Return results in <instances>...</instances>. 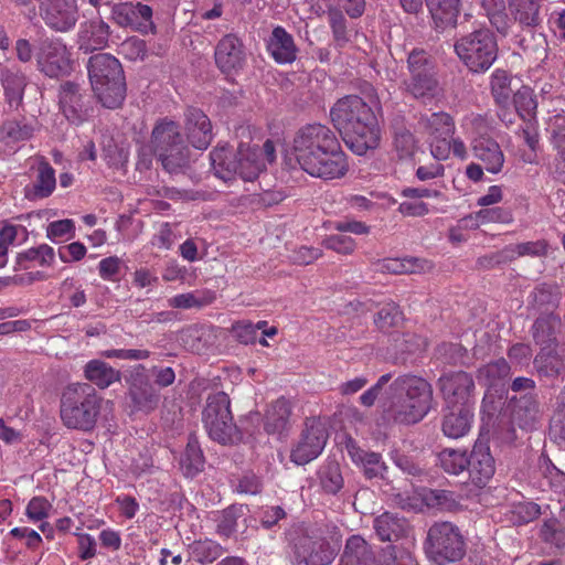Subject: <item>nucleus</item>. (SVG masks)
<instances>
[{
  "label": "nucleus",
  "instance_id": "obj_25",
  "mask_svg": "<svg viewBox=\"0 0 565 565\" xmlns=\"http://www.w3.org/2000/svg\"><path fill=\"white\" fill-rule=\"evenodd\" d=\"M473 156L480 160L488 172L497 174L502 171L504 153L491 136L473 137L471 140Z\"/></svg>",
  "mask_w": 565,
  "mask_h": 565
},
{
  "label": "nucleus",
  "instance_id": "obj_54",
  "mask_svg": "<svg viewBox=\"0 0 565 565\" xmlns=\"http://www.w3.org/2000/svg\"><path fill=\"white\" fill-rule=\"evenodd\" d=\"M75 236V223L71 218L51 222L46 227V237L53 243L66 242Z\"/></svg>",
  "mask_w": 565,
  "mask_h": 565
},
{
  "label": "nucleus",
  "instance_id": "obj_4",
  "mask_svg": "<svg viewBox=\"0 0 565 565\" xmlns=\"http://www.w3.org/2000/svg\"><path fill=\"white\" fill-rule=\"evenodd\" d=\"M210 159L217 178L228 181L238 175L244 181H254L276 160V148L270 139L263 147L241 142L236 153L227 146L216 147Z\"/></svg>",
  "mask_w": 565,
  "mask_h": 565
},
{
  "label": "nucleus",
  "instance_id": "obj_53",
  "mask_svg": "<svg viewBox=\"0 0 565 565\" xmlns=\"http://www.w3.org/2000/svg\"><path fill=\"white\" fill-rule=\"evenodd\" d=\"M395 350L404 354H414L426 349L427 341L422 335L413 332H405L394 339Z\"/></svg>",
  "mask_w": 565,
  "mask_h": 565
},
{
  "label": "nucleus",
  "instance_id": "obj_7",
  "mask_svg": "<svg viewBox=\"0 0 565 565\" xmlns=\"http://www.w3.org/2000/svg\"><path fill=\"white\" fill-rule=\"evenodd\" d=\"M466 466L461 465V500L463 497L471 501V504H462L461 511H477L481 504V497L484 494L482 488L494 473V459L486 441L477 440L466 459Z\"/></svg>",
  "mask_w": 565,
  "mask_h": 565
},
{
  "label": "nucleus",
  "instance_id": "obj_33",
  "mask_svg": "<svg viewBox=\"0 0 565 565\" xmlns=\"http://www.w3.org/2000/svg\"><path fill=\"white\" fill-rule=\"evenodd\" d=\"M84 376L92 386L95 385L100 390H105L121 379L119 370L102 360H90L84 366Z\"/></svg>",
  "mask_w": 565,
  "mask_h": 565
},
{
  "label": "nucleus",
  "instance_id": "obj_20",
  "mask_svg": "<svg viewBox=\"0 0 565 565\" xmlns=\"http://www.w3.org/2000/svg\"><path fill=\"white\" fill-rule=\"evenodd\" d=\"M58 99L61 109L70 122L78 125L89 117V109L84 102L78 84L74 82L61 84Z\"/></svg>",
  "mask_w": 565,
  "mask_h": 565
},
{
  "label": "nucleus",
  "instance_id": "obj_16",
  "mask_svg": "<svg viewBox=\"0 0 565 565\" xmlns=\"http://www.w3.org/2000/svg\"><path fill=\"white\" fill-rule=\"evenodd\" d=\"M44 23L56 32L71 31L78 20L75 0H36Z\"/></svg>",
  "mask_w": 565,
  "mask_h": 565
},
{
  "label": "nucleus",
  "instance_id": "obj_50",
  "mask_svg": "<svg viewBox=\"0 0 565 565\" xmlns=\"http://www.w3.org/2000/svg\"><path fill=\"white\" fill-rule=\"evenodd\" d=\"M328 20L337 46L344 47L350 41V36L347 26V19L342 11L334 8L329 9Z\"/></svg>",
  "mask_w": 565,
  "mask_h": 565
},
{
  "label": "nucleus",
  "instance_id": "obj_34",
  "mask_svg": "<svg viewBox=\"0 0 565 565\" xmlns=\"http://www.w3.org/2000/svg\"><path fill=\"white\" fill-rule=\"evenodd\" d=\"M556 348H541L535 355L533 365L540 376L555 379L565 372V360Z\"/></svg>",
  "mask_w": 565,
  "mask_h": 565
},
{
  "label": "nucleus",
  "instance_id": "obj_23",
  "mask_svg": "<svg viewBox=\"0 0 565 565\" xmlns=\"http://www.w3.org/2000/svg\"><path fill=\"white\" fill-rule=\"evenodd\" d=\"M510 375L511 366L503 358L489 362L477 371L478 382L488 388V393L493 391L499 393L500 397L508 393L507 382Z\"/></svg>",
  "mask_w": 565,
  "mask_h": 565
},
{
  "label": "nucleus",
  "instance_id": "obj_36",
  "mask_svg": "<svg viewBox=\"0 0 565 565\" xmlns=\"http://www.w3.org/2000/svg\"><path fill=\"white\" fill-rule=\"evenodd\" d=\"M407 521L397 514L384 512L374 520V530L381 541H397L407 531Z\"/></svg>",
  "mask_w": 565,
  "mask_h": 565
},
{
  "label": "nucleus",
  "instance_id": "obj_45",
  "mask_svg": "<svg viewBox=\"0 0 565 565\" xmlns=\"http://www.w3.org/2000/svg\"><path fill=\"white\" fill-rule=\"evenodd\" d=\"M531 303L535 308H555L561 300V291L555 285L546 282L539 284L530 295Z\"/></svg>",
  "mask_w": 565,
  "mask_h": 565
},
{
  "label": "nucleus",
  "instance_id": "obj_30",
  "mask_svg": "<svg viewBox=\"0 0 565 565\" xmlns=\"http://www.w3.org/2000/svg\"><path fill=\"white\" fill-rule=\"evenodd\" d=\"M109 25L102 19L84 22L79 31V49L85 52L105 47L109 40Z\"/></svg>",
  "mask_w": 565,
  "mask_h": 565
},
{
  "label": "nucleus",
  "instance_id": "obj_11",
  "mask_svg": "<svg viewBox=\"0 0 565 565\" xmlns=\"http://www.w3.org/2000/svg\"><path fill=\"white\" fill-rule=\"evenodd\" d=\"M203 424L211 439L221 445H233L241 439V433L233 422L231 401L226 393L209 395L203 409Z\"/></svg>",
  "mask_w": 565,
  "mask_h": 565
},
{
  "label": "nucleus",
  "instance_id": "obj_38",
  "mask_svg": "<svg viewBox=\"0 0 565 565\" xmlns=\"http://www.w3.org/2000/svg\"><path fill=\"white\" fill-rule=\"evenodd\" d=\"M17 263L23 269L35 266L51 267L55 263V250L47 244H40L18 254Z\"/></svg>",
  "mask_w": 565,
  "mask_h": 565
},
{
  "label": "nucleus",
  "instance_id": "obj_27",
  "mask_svg": "<svg viewBox=\"0 0 565 565\" xmlns=\"http://www.w3.org/2000/svg\"><path fill=\"white\" fill-rule=\"evenodd\" d=\"M374 270L381 274H422L433 269L430 260L417 257L384 258L373 263Z\"/></svg>",
  "mask_w": 565,
  "mask_h": 565
},
{
  "label": "nucleus",
  "instance_id": "obj_56",
  "mask_svg": "<svg viewBox=\"0 0 565 565\" xmlns=\"http://www.w3.org/2000/svg\"><path fill=\"white\" fill-rule=\"evenodd\" d=\"M423 501L427 507L439 510L451 511L456 508L454 493L447 490H429L424 493Z\"/></svg>",
  "mask_w": 565,
  "mask_h": 565
},
{
  "label": "nucleus",
  "instance_id": "obj_51",
  "mask_svg": "<svg viewBox=\"0 0 565 565\" xmlns=\"http://www.w3.org/2000/svg\"><path fill=\"white\" fill-rule=\"evenodd\" d=\"M322 246L340 255H352L356 249V242L344 233L327 235L322 239Z\"/></svg>",
  "mask_w": 565,
  "mask_h": 565
},
{
  "label": "nucleus",
  "instance_id": "obj_46",
  "mask_svg": "<svg viewBox=\"0 0 565 565\" xmlns=\"http://www.w3.org/2000/svg\"><path fill=\"white\" fill-rule=\"evenodd\" d=\"M215 299L214 292H185L169 299V306L178 309L202 308L212 303Z\"/></svg>",
  "mask_w": 565,
  "mask_h": 565
},
{
  "label": "nucleus",
  "instance_id": "obj_64",
  "mask_svg": "<svg viewBox=\"0 0 565 565\" xmlns=\"http://www.w3.org/2000/svg\"><path fill=\"white\" fill-rule=\"evenodd\" d=\"M254 323L248 320H241L232 324V335L243 344H253L257 340Z\"/></svg>",
  "mask_w": 565,
  "mask_h": 565
},
{
  "label": "nucleus",
  "instance_id": "obj_22",
  "mask_svg": "<svg viewBox=\"0 0 565 565\" xmlns=\"http://www.w3.org/2000/svg\"><path fill=\"white\" fill-rule=\"evenodd\" d=\"M0 83L9 109L18 110L23 105L24 90L28 84L25 74L15 66L2 67L0 70Z\"/></svg>",
  "mask_w": 565,
  "mask_h": 565
},
{
  "label": "nucleus",
  "instance_id": "obj_62",
  "mask_svg": "<svg viewBox=\"0 0 565 565\" xmlns=\"http://www.w3.org/2000/svg\"><path fill=\"white\" fill-rule=\"evenodd\" d=\"M514 260V254L510 245L502 249L483 255L478 258V264L484 269H492Z\"/></svg>",
  "mask_w": 565,
  "mask_h": 565
},
{
  "label": "nucleus",
  "instance_id": "obj_29",
  "mask_svg": "<svg viewBox=\"0 0 565 565\" xmlns=\"http://www.w3.org/2000/svg\"><path fill=\"white\" fill-rule=\"evenodd\" d=\"M56 188L55 170L47 161H41L31 184L24 188V195L30 201L49 198Z\"/></svg>",
  "mask_w": 565,
  "mask_h": 565
},
{
  "label": "nucleus",
  "instance_id": "obj_1",
  "mask_svg": "<svg viewBox=\"0 0 565 565\" xmlns=\"http://www.w3.org/2000/svg\"><path fill=\"white\" fill-rule=\"evenodd\" d=\"M291 154L300 170L323 181L340 180L350 170L349 157L335 132L319 122L303 125L295 132Z\"/></svg>",
  "mask_w": 565,
  "mask_h": 565
},
{
  "label": "nucleus",
  "instance_id": "obj_59",
  "mask_svg": "<svg viewBox=\"0 0 565 565\" xmlns=\"http://www.w3.org/2000/svg\"><path fill=\"white\" fill-rule=\"evenodd\" d=\"M520 45L524 53L535 60H544L547 56V41L542 33H532L529 38H523Z\"/></svg>",
  "mask_w": 565,
  "mask_h": 565
},
{
  "label": "nucleus",
  "instance_id": "obj_15",
  "mask_svg": "<svg viewBox=\"0 0 565 565\" xmlns=\"http://www.w3.org/2000/svg\"><path fill=\"white\" fill-rule=\"evenodd\" d=\"M427 553L435 562H456L459 556V530L450 522L435 523L428 531Z\"/></svg>",
  "mask_w": 565,
  "mask_h": 565
},
{
  "label": "nucleus",
  "instance_id": "obj_55",
  "mask_svg": "<svg viewBox=\"0 0 565 565\" xmlns=\"http://www.w3.org/2000/svg\"><path fill=\"white\" fill-rule=\"evenodd\" d=\"M430 151L435 159L446 160L450 152L459 154V142L454 140L452 137L430 136Z\"/></svg>",
  "mask_w": 565,
  "mask_h": 565
},
{
  "label": "nucleus",
  "instance_id": "obj_8",
  "mask_svg": "<svg viewBox=\"0 0 565 565\" xmlns=\"http://www.w3.org/2000/svg\"><path fill=\"white\" fill-rule=\"evenodd\" d=\"M287 537L296 565H329L335 558V548L318 529L295 525L288 531Z\"/></svg>",
  "mask_w": 565,
  "mask_h": 565
},
{
  "label": "nucleus",
  "instance_id": "obj_63",
  "mask_svg": "<svg viewBox=\"0 0 565 565\" xmlns=\"http://www.w3.org/2000/svg\"><path fill=\"white\" fill-rule=\"evenodd\" d=\"M114 21L120 26L139 30L136 21L134 3H119L113 9Z\"/></svg>",
  "mask_w": 565,
  "mask_h": 565
},
{
  "label": "nucleus",
  "instance_id": "obj_28",
  "mask_svg": "<svg viewBox=\"0 0 565 565\" xmlns=\"http://www.w3.org/2000/svg\"><path fill=\"white\" fill-rule=\"evenodd\" d=\"M345 450L351 460L363 468L364 476L367 479L383 477L386 465L380 454L362 449L352 438L347 440Z\"/></svg>",
  "mask_w": 565,
  "mask_h": 565
},
{
  "label": "nucleus",
  "instance_id": "obj_40",
  "mask_svg": "<svg viewBox=\"0 0 565 565\" xmlns=\"http://www.w3.org/2000/svg\"><path fill=\"white\" fill-rule=\"evenodd\" d=\"M512 75L505 71L498 68L491 75V94L497 105L502 108L509 107L513 95Z\"/></svg>",
  "mask_w": 565,
  "mask_h": 565
},
{
  "label": "nucleus",
  "instance_id": "obj_37",
  "mask_svg": "<svg viewBox=\"0 0 565 565\" xmlns=\"http://www.w3.org/2000/svg\"><path fill=\"white\" fill-rule=\"evenodd\" d=\"M542 0H508L509 12L522 26L535 28L541 23Z\"/></svg>",
  "mask_w": 565,
  "mask_h": 565
},
{
  "label": "nucleus",
  "instance_id": "obj_48",
  "mask_svg": "<svg viewBox=\"0 0 565 565\" xmlns=\"http://www.w3.org/2000/svg\"><path fill=\"white\" fill-rule=\"evenodd\" d=\"M516 113L522 117L532 116L537 107L533 90L526 85H522L511 97Z\"/></svg>",
  "mask_w": 565,
  "mask_h": 565
},
{
  "label": "nucleus",
  "instance_id": "obj_60",
  "mask_svg": "<svg viewBox=\"0 0 565 565\" xmlns=\"http://www.w3.org/2000/svg\"><path fill=\"white\" fill-rule=\"evenodd\" d=\"M407 67L412 76L433 72L434 65L425 50L414 49L408 54Z\"/></svg>",
  "mask_w": 565,
  "mask_h": 565
},
{
  "label": "nucleus",
  "instance_id": "obj_12",
  "mask_svg": "<svg viewBox=\"0 0 565 565\" xmlns=\"http://www.w3.org/2000/svg\"><path fill=\"white\" fill-rule=\"evenodd\" d=\"M461 61L473 73L487 71L497 58V43L488 30H476L461 40Z\"/></svg>",
  "mask_w": 565,
  "mask_h": 565
},
{
  "label": "nucleus",
  "instance_id": "obj_42",
  "mask_svg": "<svg viewBox=\"0 0 565 565\" xmlns=\"http://www.w3.org/2000/svg\"><path fill=\"white\" fill-rule=\"evenodd\" d=\"M190 551L193 558L202 564H212L225 554L226 548L223 547L218 542L211 539L195 540L190 545Z\"/></svg>",
  "mask_w": 565,
  "mask_h": 565
},
{
  "label": "nucleus",
  "instance_id": "obj_13",
  "mask_svg": "<svg viewBox=\"0 0 565 565\" xmlns=\"http://www.w3.org/2000/svg\"><path fill=\"white\" fill-rule=\"evenodd\" d=\"M71 56L68 47L61 39H46L35 54L38 71L50 78L66 76L73 68Z\"/></svg>",
  "mask_w": 565,
  "mask_h": 565
},
{
  "label": "nucleus",
  "instance_id": "obj_47",
  "mask_svg": "<svg viewBox=\"0 0 565 565\" xmlns=\"http://www.w3.org/2000/svg\"><path fill=\"white\" fill-rule=\"evenodd\" d=\"M425 128L429 136L452 137L455 122L446 113H433L425 119Z\"/></svg>",
  "mask_w": 565,
  "mask_h": 565
},
{
  "label": "nucleus",
  "instance_id": "obj_57",
  "mask_svg": "<svg viewBox=\"0 0 565 565\" xmlns=\"http://www.w3.org/2000/svg\"><path fill=\"white\" fill-rule=\"evenodd\" d=\"M511 514L514 524H525L541 515V507L535 502H519L513 505Z\"/></svg>",
  "mask_w": 565,
  "mask_h": 565
},
{
  "label": "nucleus",
  "instance_id": "obj_10",
  "mask_svg": "<svg viewBox=\"0 0 565 565\" xmlns=\"http://www.w3.org/2000/svg\"><path fill=\"white\" fill-rule=\"evenodd\" d=\"M339 565H417L406 550L387 545L376 555L373 547L360 535H351L344 546Z\"/></svg>",
  "mask_w": 565,
  "mask_h": 565
},
{
  "label": "nucleus",
  "instance_id": "obj_17",
  "mask_svg": "<svg viewBox=\"0 0 565 565\" xmlns=\"http://www.w3.org/2000/svg\"><path fill=\"white\" fill-rule=\"evenodd\" d=\"M214 60L223 74L238 73L246 64V51L243 41L232 33L224 35L215 46Z\"/></svg>",
  "mask_w": 565,
  "mask_h": 565
},
{
  "label": "nucleus",
  "instance_id": "obj_35",
  "mask_svg": "<svg viewBox=\"0 0 565 565\" xmlns=\"http://www.w3.org/2000/svg\"><path fill=\"white\" fill-rule=\"evenodd\" d=\"M437 29H455L457 25L459 0H426Z\"/></svg>",
  "mask_w": 565,
  "mask_h": 565
},
{
  "label": "nucleus",
  "instance_id": "obj_61",
  "mask_svg": "<svg viewBox=\"0 0 565 565\" xmlns=\"http://www.w3.org/2000/svg\"><path fill=\"white\" fill-rule=\"evenodd\" d=\"M52 509V503L42 495L33 497L25 509V515L34 523L45 520Z\"/></svg>",
  "mask_w": 565,
  "mask_h": 565
},
{
  "label": "nucleus",
  "instance_id": "obj_41",
  "mask_svg": "<svg viewBox=\"0 0 565 565\" xmlns=\"http://www.w3.org/2000/svg\"><path fill=\"white\" fill-rule=\"evenodd\" d=\"M247 507L244 504H231L218 512L216 519V534L222 539H230L237 531V521L245 515Z\"/></svg>",
  "mask_w": 565,
  "mask_h": 565
},
{
  "label": "nucleus",
  "instance_id": "obj_24",
  "mask_svg": "<svg viewBox=\"0 0 565 565\" xmlns=\"http://www.w3.org/2000/svg\"><path fill=\"white\" fill-rule=\"evenodd\" d=\"M514 403L512 411L513 422L524 430H532L540 422L542 412L537 394L526 393L519 398L512 397L510 399Z\"/></svg>",
  "mask_w": 565,
  "mask_h": 565
},
{
  "label": "nucleus",
  "instance_id": "obj_49",
  "mask_svg": "<svg viewBox=\"0 0 565 565\" xmlns=\"http://www.w3.org/2000/svg\"><path fill=\"white\" fill-rule=\"evenodd\" d=\"M436 86L437 81L433 72L412 75L409 82L406 84L407 90L415 98L433 95Z\"/></svg>",
  "mask_w": 565,
  "mask_h": 565
},
{
  "label": "nucleus",
  "instance_id": "obj_3",
  "mask_svg": "<svg viewBox=\"0 0 565 565\" xmlns=\"http://www.w3.org/2000/svg\"><path fill=\"white\" fill-rule=\"evenodd\" d=\"M390 390L391 402L383 411L384 419L388 423L414 425L431 409L433 386L419 375L402 374L392 382Z\"/></svg>",
  "mask_w": 565,
  "mask_h": 565
},
{
  "label": "nucleus",
  "instance_id": "obj_9",
  "mask_svg": "<svg viewBox=\"0 0 565 565\" xmlns=\"http://www.w3.org/2000/svg\"><path fill=\"white\" fill-rule=\"evenodd\" d=\"M151 146L154 154L169 172L177 171L188 162V145L177 121L168 118L158 120L151 132Z\"/></svg>",
  "mask_w": 565,
  "mask_h": 565
},
{
  "label": "nucleus",
  "instance_id": "obj_21",
  "mask_svg": "<svg viewBox=\"0 0 565 565\" xmlns=\"http://www.w3.org/2000/svg\"><path fill=\"white\" fill-rule=\"evenodd\" d=\"M265 46L268 55L279 65L294 63L299 52L292 34L281 25L273 29L265 40Z\"/></svg>",
  "mask_w": 565,
  "mask_h": 565
},
{
  "label": "nucleus",
  "instance_id": "obj_39",
  "mask_svg": "<svg viewBox=\"0 0 565 565\" xmlns=\"http://www.w3.org/2000/svg\"><path fill=\"white\" fill-rule=\"evenodd\" d=\"M403 321L404 313L394 301L383 303L374 316V324L376 328L387 334L394 333L395 329L399 328Z\"/></svg>",
  "mask_w": 565,
  "mask_h": 565
},
{
  "label": "nucleus",
  "instance_id": "obj_2",
  "mask_svg": "<svg viewBox=\"0 0 565 565\" xmlns=\"http://www.w3.org/2000/svg\"><path fill=\"white\" fill-rule=\"evenodd\" d=\"M333 126L347 147L358 156L376 149L381 129L373 109L358 95L340 98L330 109Z\"/></svg>",
  "mask_w": 565,
  "mask_h": 565
},
{
  "label": "nucleus",
  "instance_id": "obj_43",
  "mask_svg": "<svg viewBox=\"0 0 565 565\" xmlns=\"http://www.w3.org/2000/svg\"><path fill=\"white\" fill-rule=\"evenodd\" d=\"M181 467L186 477H194L204 468V456L199 441L194 437L189 438L181 458Z\"/></svg>",
  "mask_w": 565,
  "mask_h": 565
},
{
  "label": "nucleus",
  "instance_id": "obj_52",
  "mask_svg": "<svg viewBox=\"0 0 565 565\" xmlns=\"http://www.w3.org/2000/svg\"><path fill=\"white\" fill-rule=\"evenodd\" d=\"M439 390L447 403V408H456L458 405L459 373L443 374L438 380Z\"/></svg>",
  "mask_w": 565,
  "mask_h": 565
},
{
  "label": "nucleus",
  "instance_id": "obj_31",
  "mask_svg": "<svg viewBox=\"0 0 565 565\" xmlns=\"http://www.w3.org/2000/svg\"><path fill=\"white\" fill-rule=\"evenodd\" d=\"M292 413L291 402L281 396L267 408L264 417V428L268 434H281L289 428Z\"/></svg>",
  "mask_w": 565,
  "mask_h": 565
},
{
  "label": "nucleus",
  "instance_id": "obj_6",
  "mask_svg": "<svg viewBox=\"0 0 565 565\" xmlns=\"http://www.w3.org/2000/svg\"><path fill=\"white\" fill-rule=\"evenodd\" d=\"M92 88L102 103L109 109L118 108L126 97V81L118 58L109 53H97L87 63Z\"/></svg>",
  "mask_w": 565,
  "mask_h": 565
},
{
  "label": "nucleus",
  "instance_id": "obj_26",
  "mask_svg": "<svg viewBox=\"0 0 565 565\" xmlns=\"http://www.w3.org/2000/svg\"><path fill=\"white\" fill-rule=\"evenodd\" d=\"M561 327L562 319L557 313L552 310L542 312L531 327L534 343L541 348L557 347Z\"/></svg>",
  "mask_w": 565,
  "mask_h": 565
},
{
  "label": "nucleus",
  "instance_id": "obj_14",
  "mask_svg": "<svg viewBox=\"0 0 565 565\" xmlns=\"http://www.w3.org/2000/svg\"><path fill=\"white\" fill-rule=\"evenodd\" d=\"M328 437L326 425L320 418H306L299 440L291 449L290 460L298 466L309 463L322 452Z\"/></svg>",
  "mask_w": 565,
  "mask_h": 565
},
{
  "label": "nucleus",
  "instance_id": "obj_5",
  "mask_svg": "<svg viewBox=\"0 0 565 565\" xmlns=\"http://www.w3.org/2000/svg\"><path fill=\"white\" fill-rule=\"evenodd\" d=\"M103 397L88 383L67 385L61 396L60 417L68 429L88 433L96 427Z\"/></svg>",
  "mask_w": 565,
  "mask_h": 565
},
{
  "label": "nucleus",
  "instance_id": "obj_18",
  "mask_svg": "<svg viewBox=\"0 0 565 565\" xmlns=\"http://www.w3.org/2000/svg\"><path fill=\"white\" fill-rule=\"evenodd\" d=\"M128 384V396L135 411L150 413L157 408L160 395L145 374L143 365L139 364L135 367Z\"/></svg>",
  "mask_w": 565,
  "mask_h": 565
},
{
  "label": "nucleus",
  "instance_id": "obj_32",
  "mask_svg": "<svg viewBox=\"0 0 565 565\" xmlns=\"http://www.w3.org/2000/svg\"><path fill=\"white\" fill-rule=\"evenodd\" d=\"M36 125L35 118H26L24 116L8 119L0 126V141L14 143L29 140L33 137Z\"/></svg>",
  "mask_w": 565,
  "mask_h": 565
},
{
  "label": "nucleus",
  "instance_id": "obj_19",
  "mask_svg": "<svg viewBox=\"0 0 565 565\" xmlns=\"http://www.w3.org/2000/svg\"><path fill=\"white\" fill-rule=\"evenodd\" d=\"M184 129L188 141L196 149H206L213 140L211 120L200 108H186L184 111Z\"/></svg>",
  "mask_w": 565,
  "mask_h": 565
},
{
  "label": "nucleus",
  "instance_id": "obj_44",
  "mask_svg": "<svg viewBox=\"0 0 565 565\" xmlns=\"http://www.w3.org/2000/svg\"><path fill=\"white\" fill-rule=\"evenodd\" d=\"M318 478L321 488L329 494H337L344 484L340 466L335 461L322 465L318 471Z\"/></svg>",
  "mask_w": 565,
  "mask_h": 565
},
{
  "label": "nucleus",
  "instance_id": "obj_58",
  "mask_svg": "<svg viewBox=\"0 0 565 565\" xmlns=\"http://www.w3.org/2000/svg\"><path fill=\"white\" fill-rule=\"evenodd\" d=\"M514 259L523 256H532V257H544L548 253L550 244L546 239H537L535 242H524L519 244L510 245Z\"/></svg>",
  "mask_w": 565,
  "mask_h": 565
}]
</instances>
